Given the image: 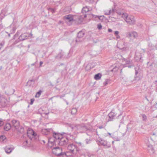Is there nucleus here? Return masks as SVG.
I'll list each match as a JSON object with an SVG mask.
<instances>
[{"label": "nucleus", "mask_w": 157, "mask_h": 157, "mask_svg": "<svg viewBox=\"0 0 157 157\" xmlns=\"http://www.w3.org/2000/svg\"><path fill=\"white\" fill-rule=\"evenodd\" d=\"M19 35V32H17V33L15 34V35L14 36L13 39H15V38L16 37H17Z\"/></svg>", "instance_id": "a18cd8bd"}, {"label": "nucleus", "mask_w": 157, "mask_h": 157, "mask_svg": "<svg viewBox=\"0 0 157 157\" xmlns=\"http://www.w3.org/2000/svg\"><path fill=\"white\" fill-rule=\"evenodd\" d=\"M87 2H92L91 0H86Z\"/></svg>", "instance_id": "052dcab7"}, {"label": "nucleus", "mask_w": 157, "mask_h": 157, "mask_svg": "<svg viewBox=\"0 0 157 157\" xmlns=\"http://www.w3.org/2000/svg\"><path fill=\"white\" fill-rule=\"evenodd\" d=\"M116 10L114 8H113L112 10H110L109 11H110V14H111L112 15H113L114 13L116 12Z\"/></svg>", "instance_id": "e433bc0d"}, {"label": "nucleus", "mask_w": 157, "mask_h": 157, "mask_svg": "<svg viewBox=\"0 0 157 157\" xmlns=\"http://www.w3.org/2000/svg\"><path fill=\"white\" fill-rule=\"evenodd\" d=\"M110 11H109L108 12L105 11V15H109L110 14Z\"/></svg>", "instance_id": "a19ab883"}, {"label": "nucleus", "mask_w": 157, "mask_h": 157, "mask_svg": "<svg viewBox=\"0 0 157 157\" xmlns=\"http://www.w3.org/2000/svg\"><path fill=\"white\" fill-rule=\"evenodd\" d=\"M102 26L101 24H99L97 25V28L98 29L100 30L102 29Z\"/></svg>", "instance_id": "ea45409f"}, {"label": "nucleus", "mask_w": 157, "mask_h": 157, "mask_svg": "<svg viewBox=\"0 0 157 157\" xmlns=\"http://www.w3.org/2000/svg\"><path fill=\"white\" fill-rule=\"evenodd\" d=\"M106 81L104 82L103 84L105 86H106L108 84H110V79H106Z\"/></svg>", "instance_id": "2f4dec72"}, {"label": "nucleus", "mask_w": 157, "mask_h": 157, "mask_svg": "<svg viewBox=\"0 0 157 157\" xmlns=\"http://www.w3.org/2000/svg\"><path fill=\"white\" fill-rule=\"evenodd\" d=\"M75 128L77 131L79 132L83 133L86 131L87 127L84 123H81L79 124H76Z\"/></svg>", "instance_id": "39448f33"}, {"label": "nucleus", "mask_w": 157, "mask_h": 157, "mask_svg": "<svg viewBox=\"0 0 157 157\" xmlns=\"http://www.w3.org/2000/svg\"><path fill=\"white\" fill-rule=\"evenodd\" d=\"M13 126L16 129H18L19 126V121L15 120H13L12 121Z\"/></svg>", "instance_id": "2eb2a0df"}, {"label": "nucleus", "mask_w": 157, "mask_h": 157, "mask_svg": "<svg viewBox=\"0 0 157 157\" xmlns=\"http://www.w3.org/2000/svg\"><path fill=\"white\" fill-rule=\"evenodd\" d=\"M122 14L121 15V16L122 17H124L125 19L128 16L127 14L126 13H124L123 12H122Z\"/></svg>", "instance_id": "72a5a7b5"}, {"label": "nucleus", "mask_w": 157, "mask_h": 157, "mask_svg": "<svg viewBox=\"0 0 157 157\" xmlns=\"http://www.w3.org/2000/svg\"><path fill=\"white\" fill-rule=\"evenodd\" d=\"M2 69V66H1L0 67V71Z\"/></svg>", "instance_id": "774afa93"}, {"label": "nucleus", "mask_w": 157, "mask_h": 157, "mask_svg": "<svg viewBox=\"0 0 157 157\" xmlns=\"http://www.w3.org/2000/svg\"><path fill=\"white\" fill-rule=\"evenodd\" d=\"M135 72L134 80L136 82H137L140 81V80H141L142 78L143 77L140 75V67L139 66H137L135 67Z\"/></svg>", "instance_id": "0eeeda50"}, {"label": "nucleus", "mask_w": 157, "mask_h": 157, "mask_svg": "<svg viewBox=\"0 0 157 157\" xmlns=\"http://www.w3.org/2000/svg\"><path fill=\"white\" fill-rule=\"evenodd\" d=\"M89 10V9L87 6L84 7L83 8L82 11V13H86L88 12Z\"/></svg>", "instance_id": "393cba45"}, {"label": "nucleus", "mask_w": 157, "mask_h": 157, "mask_svg": "<svg viewBox=\"0 0 157 157\" xmlns=\"http://www.w3.org/2000/svg\"><path fill=\"white\" fill-rule=\"evenodd\" d=\"M99 128L100 129H102L103 128V127L102 126H100L99 127Z\"/></svg>", "instance_id": "bf43d9fd"}, {"label": "nucleus", "mask_w": 157, "mask_h": 157, "mask_svg": "<svg viewBox=\"0 0 157 157\" xmlns=\"http://www.w3.org/2000/svg\"><path fill=\"white\" fill-rule=\"evenodd\" d=\"M129 36L130 37H133L135 38L137 36V34L136 32H133L131 33H129Z\"/></svg>", "instance_id": "5701e85b"}, {"label": "nucleus", "mask_w": 157, "mask_h": 157, "mask_svg": "<svg viewBox=\"0 0 157 157\" xmlns=\"http://www.w3.org/2000/svg\"><path fill=\"white\" fill-rule=\"evenodd\" d=\"M108 116L109 117L108 121H112L114 118V117L116 116V114L112 111L108 114Z\"/></svg>", "instance_id": "f3484780"}, {"label": "nucleus", "mask_w": 157, "mask_h": 157, "mask_svg": "<svg viewBox=\"0 0 157 157\" xmlns=\"http://www.w3.org/2000/svg\"><path fill=\"white\" fill-rule=\"evenodd\" d=\"M29 37V34L25 33L21 34L19 37V40L20 41H23L27 39Z\"/></svg>", "instance_id": "f8f14e48"}, {"label": "nucleus", "mask_w": 157, "mask_h": 157, "mask_svg": "<svg viewBox=\"0 0 157 157\" xmlns=\"http://www.w3.org/2000/svg\"><path fill=\"white\" fill-rule=\"evenodd\" d=\"M11 128V124L10 123H7L5 125L4 127V129L6 131H8L10 130Z\"/></svg>", "instance_id": "412c9836"}, {"label": "nucleus", "mask_w": 157, "mask_h": 157, "mask_svg": "<svg viewBox=\"0 0 157 157\" xmlns=\"http://www.w3.org/2000/svg\"><path fill=\"white\" fill-rule=\"evenodd\" d=\"M15 92V90L11 88H9L6 91L5 93L7 95L13 94Z\"/></svg>", "instance_id": "a211bd4d"}, {"label": "nucleus", "mask_w": 157, "mask_h": 157, "mask_svg": "<svg viewBox=\"0 0 157 157\" xmlns=\"http://www.w3.org/2000/svg\"><path fill=\"white\" fill-rule=\"evenodd\" d=\"M53 153L54 154L58 157H63L64 155L66 156L67 157L73 156L72 155H68V154L69 153V151H67L66 152H61L59 153H58L56 152L53 151Z\"/></svg>", "instance_id": "9b49d317"}, {"label": "nucleus", "mask_w": 157, "mask_h": 157, "mask_svg": "<svg viewBox=\"0 0 157 157\" xmlns=\"http://www.w3.org/2000/svg\"><path fill=\"white\" fill-rule=\"evenodd\" d=\"M21 41L20 40H19V39H18L17 40H16L13 43V44L15 45L17 44L18 43L19 41Z\"/></svg>", "instance_id": "79ce46f5"}, {"label": "nucleus", "mask_w": 157, "mask_h": 157, "mask_svg": "<svg viewBox=\"0 0 157 157\" xmlns=\"http://www.w3.org/2000/svg\"><path fill=\"white\" fill-rule=\"evenodd\" d=\"M43 63V62L42 61H40V66L41 67L42 64Z\"/></svg>", "instance_id": "4d7b16f0"}, {"label": "nucleus", "mask_w": 157, "mask_h": 157, "mask_svg": "<svg viewBox=\"0 0 157 157\" xmlns=\"http://www.w3.org/2000/svg\"><path fill=\"white\" fill-rule=\"evenodd\" d=\"M115 140L116 141H119L120 140V139L119 138L117 137V138H115Z\"/></svg>", "instance_id": "09e8293b"}, {"label": "nucleus", "mask_w": 157, "mask_h": 157, "mask_svg": "<svg viewBox=\"0 0 157 157\" xmlns=\"http://www.w3.org/2000/svg\"><path fill=\"white\" fill-rule=\"evenodd\" d=\"M85 141L86 144H90L91 143V140L90 139H86Z\"/></svg>", "instance_id": "c9c22d12"}, {"label": "nucleus", "mask_w": 157, "mask_h": 157, "mask_svg": "<svg viewBox=\"0 0 157 157\" xmlns=\"http://www.w3.org/2000/svg\"><path fill=\"white\" fill-rule=\"evenodd\" d=\"M8 103L7 99L2 95L0 98V108H5L7 106Z\"/></svg>", "instance_id": "6e6552de"}, {"label": "nucleus", "mask_w": 157, "mask_h": 157, "mask_svg": "<svg viewBox=\"0 0 157 157\" xmlns=\"http://www.w3.org/2000/svg\"><path fill=\"white\" fill-rule=\"evenodd\" d=\"M124 20L127 23H129L130 25H133L135 23V20L132 16L130 17L128 16Z\"/></svg>", "instance_id": "ddd939ff"}, {"label": "nucleus", "mask_w": 157, "mask_h": 157, "mask_svg": "<svg viewBox=\"0 0 157 157\" xmlns=\"http://www.w3.org/2000/svg\"><path fill=\"white\" fill-rule=\"evenodd\" d=\"M47 9L48 11H50L53 13H55L56 10V8H52L51 7L48 8Z\"/></svg>", "instance_id": "a878e982"}, {"label": "nucleus", "mask_w": 157, "mask_h": 157, "mask_svg": "<svg viewBox=\"0 0 157 157\" xmlns=\"http://www.w3.org/2000/svg\"><path fill=\"white\" fill-rule=\"evenodd\" d=\"M125 62L126 64L129 65L127 66L128 68H130L134 67V65L132 60L130 59L126 60Z\"/></svg>", "instance_id": "6ab92c4d"}, {"label": "nucleus", "mask_w": 157, "mask_h": 157, "mask_svg": "<svg viewBox=\"0 0 157 157\" xmlns=\"http://www.w3.org/2000/svg\"><path fill=\"white\" fill-rule=\"evenodd\" d=\"M4 124V122L3 121H0V126H2Z\"/></svg>", "instance_id": "3c124183"}, {"label": "nucleus", "mask_w": 157, "mask_h": 157, "mask_svg": "<svg viewBox=\"0 0 157 157\" xmlns=\"http://www.w3.org/2000/svg\"><path fill=\"white\" fill-rule=\"evenodd\" d=\"M69 57L65 56V53L62 50H59L58 54L55 56V58L57 59H60L63 58H67Z\"/></svg>", "instance_id": "9d476101"}, {"label": "nucleus", "mask_w": 157, "mask_h": 157, "mask_svg": "<svg viewBox=\"0 0 157 157\" xmlns=\"http://www.w3.org/2000/svg\"><path fill=\"white\" fill-rule=\"evenodd\" d=\"M98 41V40H93V42L94 43H97Z\"/></svg>", "instance_id": "8fccbe9b"}, {"label": "nucleus", "mask_w": 157, "mask_h": 157, "mask_svg": "<svg viewBox=\"0 0 157 157\" xmlns=\"http://www.w3.org/2000/svg\"><path fill=\"white\" fill-rule=\"evenodd\" d=\"M67 148L68 150L70 151L69 153L72 154H71L73 157L75 156L78 153H79L80 151L79 148L78 147L77 145L73 144H70L68 145Z\"/></svg>", "instance_id": "7ed1b4c3"}, {"label": "nucleus", "mask_w": 157, "mask_h": 157, "mask_svg": "<svg viewBox=\"0 0 157 157\" xmlns=\"http://www.w3.org/2000/svg\"><path fill=\"white\" fill-rule=\"evenodd\" d=\"M6 139V137L5 136L1 135L0 136V141L3 142Z\"/></svg>", "instance_id": "cd10ccee"}, {"label": "nucleus", "mask_w": 157, "mask_h": 157, "mask_svg": "<svg viewBox=\"0 0 157 157\" xmlns=\"http://www.w3.org/2000/svg\"><path fill=\"white\" fill-rule=\"evenodd\" d=\"M119 32L117 31H115L114 32V34L115 36H118V35H119Z\"/></svg>", "instance_id": "49530a36"}, {"label": "nucleus", "mask_w": 157, "mask_h": 157, "mask_svg": "<svg viewBox=\"0 0 157 157\" xmlns=\"http://www.w3.org/2000/svg\"><path fill=\"white\" fill-rule=\"evenodd\" d=\"M116 12L119 15H121V14H122V12L121 11L120 12L118 10H116Z\"/></svg>", "instance_id": "c03bdc74"}, {"label": "nucleus", "mask_w": 157, "mask_h": 157, "mask_svg": "<svg viewBox=\"0 0 157 157\" xmlns=\"http://www.w3.org/2000/svg\"><path fill=\"white\" fill-rule=\"evenodd\" d=\"M148 150L151 154H153L154 152V150L152 145L151 144L148 145Z\"/></svg>", "instance_id": "aec40b11"}, {"label": "nucleus", "mask_w": 157, "mask_h": 157, "mask_svg": "<svg viewBox=\"0 0 157 157\" xmlns=\"http://www.w3.org/2000/svg\"><path fill=\"white\" fill-rule=\"evenodd\" d=\"M0 121H3L2 119L0 118Z\"/></svg>", "instance_id": "338daca9"}, {"label": "nucleus", "mask_w": 157, "mask_h": 157, "mask_svg": "<svg viewBox=\"0 0 157 157\" xmlns=\"http://www.w3.org/2000/svg\"><path fill=\"white\" fill-rule=\"evenodd\" d=\"M142 116V120L144 121H145L147 120V117L145 114H141L140 115V117Z\"/></svg>", "instance_id": "c85d7f7f"}, {"label": "nucleus", "mask_w": 157, "mask_h": 157, "mask_svg": "<svg viewBox=\"0 0 157 157\" xmlns=\"http://www.w3.org/2000/svg\"><path fill=\"white\" fill-rule=\"evenodd\" d=\"M87 15L86 14L84 15H80L78 17L77 19H75V16L69 14L64 16L63 19L67 22H74L76 24H80L82 22L83 19L87 17Z\"/></svg>", "instance_id": "f257e3e1"}, {"label": "nucleus", "mask_w": 157, "mask_h": 157, "mask_svg": "<svg viewBox=\"0 0 157 157\" xmlns=\"http://www.w3.org/2000/svg\"><path fill=\"white\" fill-rule=\"evenodd\" d=\"M46 130L48 132H53V130L52 128H47L46 129Z\"/></svg>", "instance_id": "37998d69"}, {"label": "nucleus", "mask_w": 157, "mask_h": 157, "mask_svg": "<svg viewBox=\"0 0 157 157\" xmlns=\"http://www.w3.org/2000/svg\"><path fill=\"white\" fill-rule=\"evenodd\" d=\"M95 130L96 129H95L94 128L92 127H90L89 128H87L86 131H89L91 133H93L95 132Z\"/></svg>", "instance_id": "bb28decb"}, {"label": "nucleus", "mask_w": 157, "mask_h": 157, "mask_svg": "<svg viewBox=\"0 0 157 157\" xmlns=\"http://www.w3.org/2000/svg\"><path fill=\"white\" fill-rule=\"evenodd\" d=\"M35 82V80H33V79H32V80H29V81L27 83L29 84V85L30 86L31 84L30 83L31 82Z\"/></svg>", "instance_id": "4c0bfd02"}, {"label": "nucleus", "mask_w": 157, "mask_h": 157, "mask_svg": "<svg viewBox=\"0 0 157 157\" xmlns=\"http://www.w3.org/2000/svg\"><path fill=\"white\" fill-rule=\"evenodd\" d=\"M4 44V43H3V42H1V43H0V47H2V46Z\"/></svg>", "instance_id": "5fc2aeb1"}, {"label": "nucleus", "mask_w": 157, "mask_h": 157, "mask_svg": "<svg viewBox=\"0 0 157 157\" xmlns=\"http://www.w3.org/2000/svg\"><path fill=\"white\" fill-rule=\"evenodd\" d=\"M77 109L75 108H73L72 109L71 113L72 114H75L77 112Z\"/></svg>", "instance_id": "7c9ffc66"}, {"label": "nucleus", "mask_w": 157, "mask_h": 157, "mask_svg": "<svg viewBox=\"0 0 157 157\" xmlns=\"http://www.w3.org/2000/svg\"><path fill=\"white\" fill-rule=\"evenodd\" d=\"M13 148L9 146H6L5 148V150L6 153L8 154L10 153L11 152Z\"/></svg>", "instance_id": "4be33fe9"}, {"label": "nucleus", "mask_w": 157, "mask_h": 157, "mask_svg": "<svg viewBox=\"0 0 157 157\" xmlns=\"http://www.w3.org/2000/svg\"><path fill=\"white\" fill-rule=\"evenodd\" d=\"M116 36V38H117V39H119L120 38V37L119 36V35H118V36Z\"/></svg>", "instance_id": "680f3d73"}, {"label": "nucleus", "mask_w": 157, "mask_h": 157, "mask_svg": "<svg viewBox=\"0 0 157 157\" xmlns=\"http://www.w3.org/2000/svg\"><path fill=\"white\" fill-rule=\"evenodd\" d=\"M97 142L98 144H100L101 145L106 146L107 148H109L111 147V145L109 144H108L107 141L104 140L101 138H98L97 140Z\"/></svg>", "instance_id": "1a4fd4ad"}, {"label": "nucleus", "mask_w": 157, "mask_h": 157, "mask_svg": "<svg viewBox=\"0 0 157 157\" xmlns=\"http://www.w3.org/2000/svg\"><path fill=\"white\" fill-rule=\"evenodd\" d=\"M42 92V91L41 90H39L38 92H37L36 93V95H35V97H37V98H39L40 97V95L41 94Z\"/></svg>", "instance_id": "473e14b6"}, {"label": "nucleus", "mask_w": 157, "mask_h": 157, "mask_svg": "<svg viewBox=\"0 0 157 157\" xmlns=\"http://www.w3.org/2000/svg\"><path fill=\"white\" fill-rule=\"evenodd\" d=\"M91 1H92L91 3H92L93 2H96L97 0H91Z\"/></svg>", "instance_id": "6e6d98bb"}, {"label": "nucleus", "mask_w": 157, "mask_h": 157, "mask_svg": "<svg viewBox=\"0 0 157 157\" xmlns=\"http://www.w3.org/2000/svg\"><path fill=\"white\" fill-rule=\"evenodd\" d=\"M34 101V99L33 98L31 99L30 100V104L32 105L33 104V102Z\"/></svg>", "instance_id": "de8ad7c7"}, {"label": "nucleus", "mask_w": 157, "mask_h": 157, "mask_svg": "<svg viewBox=\"0 0 157 157\" xmlns=\"http://www.w3.org/2000/svg\"><path fill=\"white\" fill-rule=\"evenodd\" d=\"M35 63H32V64H31V65L32 66H34V65H35Z\"/></svg>", "instance_id": "0e129e2a"}, {"label": "nucleus", "mask_w": 157, "mask_h": 157, "mask_svg": "<svg viewBox=\"0 0 157 157\" xmlns=\"http://www.w3.org/2000/svg\"><path fill=\"white\" fill-rule=\"evenodd\" d=\"M85 34L84 30L80 31L77 34V37L75 40L76 43L78 44L83 40V37Z\"/></svg>", "instance_id": "423d86ee"}, {"label": "nucleus", "mask_w": 157, "mask_h": 157, "mask_svg": "<svg viewBox=\"0 0 157 157\" xmlns=\"http://www.w3.org/2000/svg\"><path fill=\"white\" fill-rule=\"evenodd\" d=\"M53 150H56V151H57L58 150H59V151H62V148L61 147H54L53 148Z\"/></svg>", "instance_id": "f704fd0d"}, {"label": "nucleus", "mask_w": 157, "mask_h": 157, "mask_svg": "<svg viewBox=\"0 0 157 157\" xmlns=\"http://www.w3.org/2000/svg\"><path fill=\"white\" fill-rule=\"evenodd\" d=\"M95 132H96V135H98V132L97 131V129H96V130H95Z\"/></svg>", "instance_id": "e2e57ef3"}, {"label": "nucleus", "mask_w": 157, "mask_h": 157, "mask_svg": "<svg viewBox=\"0 0 157 157\" xmlns=\"http://www.w3.org/2000/svg\"><path fill=\"white\" fill-rule=\"evenodd\" d=\"M69 140L67 136H63L59 141H56V144L59 146H67L69 143Z\"/></svg>", "instance_id": "20e7f679"}, {"label": "nucleus", "mask_w": 157, "mask_h": 157, "mask_svg": "<svg viewBox=\"0 0 157 157\" xmlns=\"http://www.w3.org/2000/svg\"><path fill=\"white\" fill-rule=\"evenodd\" d=\"M33 136H36V133L35 132H33Z\"/></svg>", "instance_id": "13d9d810"}, {"label": "nucleus", "mask_w": 157, "mask_h": 157, "mask_svg": "<svg viewBox=\"0 0 157 157\" xmlns=\"http://www.w3.org/2000/svg\"><path fill=\"white\" fill-rule=\"evenodd\" d=\"M92 18L94 20L96 21L98 19L102 21H103L104 16H98L96 15L92 14Z\"/></svg>", "instance_id": "dca6fc26"}, {"label": "nucleus", "mask_w": 157, "mask_h": 157, "mask_svg": "<svg viewBox=\"0 0 157 157\" xmlns=\"http://www.w3.org/2000/svg\"><path fill=\"white\" fill-rule=\"evenodd\" d=\"M16 29L15 27H13L12 29L10 31V33L12 34L14 33Z\"/></svg>", "instance_id": "58836bf2"}, {"label": "nucleus", "mask_w": 157, "mask_h": 157, "mask_svg": "<svg viewBox=\"0 0 157 157\" xmlns=\"http://www.w3.org/2000/svg\"><path fill=\"white\" fill-rule=\"evenodd\" d=\"M64 134H66L68 136H69L70 137L72 136L70 133L65 132H62V133L56 132H53V137H51L48 138V142L49 143H51L52 144H54L56 145V141H59V140L61 137Z\"/></svg>", "instance_id": "f03ea898"}, {"label": "nucleus", "mask_w": 157, "mask_h": 157, "mask_svg": "<svg viewBox=\"0 0 157 157\" xmlns=\"http://www.w3.org/2000/svg\"><path fill=\"white\" fill-rule=\"evenodd\" d=\"M141 54L138 52H136L135 59L136 61L137 62L140 61L142 62L143 61L141 59Z\"/></svg>", "instance_id": "4468645a"}, {"label": "nucleus", "mask_w": 157, "mask_h": 157, "mask_svg": "<svg viewBox=\"0 0 157 157\" xmlns=\"http://www.w3.org/2000/svg\"><path fill=\"white\" fill-rule=\"evenodd\" d=\"M118 67L116 66H115L112 69L110 70V71L111 72H116L118 71Z\"/></svg>", "instance_id": "c756f323"}, {"label": "nucleus", "mask_w": 157, "mask_h": 157, "mask_svg": "<svg viewBox=\"0 0 157 157\" xmlns=\"http://www.w3.org/2000/svg\"><path fill=\"white\" fill-rule=\"evenodd\" d=\"M108 31L109 33H111L112 32V30L111 29H108Z\"/></svg>", "instance_id": "603ef678"}, {"label": "nucleus", "mask_w": 157, "mask_h": 157, "mask_svg": "<svg viewBox=\"0 0 157 157\" xmlns=\"http://www.w3.org/2000/svg\"><path fill=\"white\" fill-rule=\"evenodd\" d=\"M12 34L10 33H8V36L10 37V35Z\"/></svg>", "instance_id": "69168bd1"}, {"label": "nucleus", "mask_w": 157, "mask_h": 157, "mask_svg": "<svg viewBox=\"0 0 157 157\" xmlns=\"http://www.w3.org/2000/svg\"><path fill=\"white\" fill-rule=\"evenodd\" d=\"M101 77V74L100 73H98L94 75V78L96 80H99Z\"/></svg>", "instance_id": "b1692460"}, {"label": "nucleus", "mask_w": 157, "mask_h": 157, "mask_svg": "<svg viewBox=\"0 0 157 157\" xmlns=\"http://www.w3.org/2000/svg\"><path fill=\"white\" fill-rule=\"evenodd\" d=\"M68 124V126L71 127L72 129H73L74 128L72 126L71 124Z\"/></svg>", "instance_id": "864d4df0"}]
</instances>
